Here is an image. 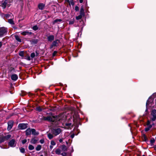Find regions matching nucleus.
Returning a JSON list of instances; mask_svg holds the SVG:
<instances>
[{
	"instance_id": "obj_47",
	"label": "nucleus",
	"mask_w": 156,
	"mask_h": 156,
	"mask_svg": "<svg viewBox=\"0 0 156 156\" xmlns=\"http://www.w3.org/2000/svg\"><path fill=\"white\" fill-rule=\"evenodd\" d=\"M63 141V140L62 139H60L59 140V141L60 143H61Z\"/></svg>"
},
{
	"instance_id": "obj_2",
	"label": "nucleus",
	"mask_w": 156,
	"mask_h": 156,
	"mask_svg": "<svg viewBox=\"0 0 156 156\" xmlns=\"http://www.w3.org/2000/svg\"><path fill=\"white\" fill-rule=\"evenodd\" d=\"M62 131L61 129L59 128H55L52 130V132L53 134L56 136L60 134Z\"/></svg>"
},
{
	"instance_id": "obj_51",
	"label": "nucleus",
	"mask_w": 156,
	"mask_h": 156,
	"mask_svg": "<svg viewBox=\"0 0 156 156\" xmlns=\"http://www.w3.org/2000/svg\"><path fill=\"white\" fill-rule=\"evenodd\" d=\"M80 3H82L83 2V0H79Z\"/></svg>"
},
{
	"instance_id": "obj_26",
	"label": "nucleus",
	"mask_w": 156,
	"mask_h": 156,
	"mask_svg": "<svg viewBox=\"0 0 156 156\" xmlns=\"http://www.w3.org/2000/svg\"><path fill=\"white\" fill-rule=\"evenodd\" d=\"M48 138L49 139H52V138H53V137H54V136L53 135L51 134V133L48 134Z\"/></svg>"
},
{
	"instance_id": "obj_28",
	"label": "nucleus",
	"mask_w": 156,
	"mask_h": 156,
	"mask_svg": "<svg viewBox=\"0 0 156 156\" xmlns=\"http://www.w3.org/2000/svg\"><path fill=\"white\" fill-rule=\"evenodd\" d=\"M83 16V15L80 14V15H79L78 16H76V19L77 20L80 19L82 18Z\"/></svg>"
},
{
	"instance_id": "obj_41",
	"label": "nucleus",
	"mask_w": 156,
	"mask_h": 156,
	"mask_svg": "<svg viewBox=\"0 0 156 156\" xmlns=\"http://www.w3.org/2000/svg\"><path fill=\"white\" fill-rule=\"evenodd\" d=\"M40 142L41 144H43L44 143V139H41L40 140Z\"/></svg>"
},
{
	"instance_id": "obj_42",
	"label": "nucleus",
	"mask_w": 156,
	"mask_h": 156,
	"mask_svg": "<svg viewBox=\"0 0 156 156\" xmlns=\"http://www.w3.org/2000/svg\"><path fill=\"white\" fill-rule=\"evenodd\" d=\"M66 126L69 127L71 125V123H66Z\"/></svg>"
},
{
	"instance_id": "obj_54",
	"label": "nucleus",
	"mask_w": 156,
	"mask_h": 156,
	"mask_svg": "<svg viewBox=\"0 0 156 156\" xmlns=\"http://www.w3.org/2000/svg\"><path fill=\"white\" fill-rule=\"evenodd\" d=\"M27 59L29 60H30V57L29 56H28V58H27Z\"/></svg>"
},
{
	"instance_id": "obj_30",
	"label": "nucleus",
	"mask_w": 156,
	"mask_h": 156,
	"mask_svg": "<svg viewBox=\"0 0 156 156\" xmlns=\"http://www.w3.org/2000/svg\"><path fill=\"white\" fill-rule=\"evenodd\" d=\"M28 148L30 150H31L34 149V147L33 145H30L29 146Z\"/></svg>"
},
{
	"instance_id": "obj_46",
	"label": "nucleus",
	"mask_w": 156,
	"mask_h": 156,
	"mask_svg": "<svg viewBox=\"0 0 156 156\" xmlns=\"http://www.w3.org/2000/svg\"><path fill=\"white\" fill-rule=\"evenodd\" d=\"M56 53H57V52L56 51H54V52H53V56H55V54H56Z\"/></svg>"
},
{
	"instance_id": "obj_52",
	"label": "nucleus",
	"mask_w": 156,
	"mask_h": 156,
	"mask_svg": "<svg viewBox=\"0 0 156 156\" xmlns=\"http://www.w3.org/2000/svg\"><path fill=\"white\" fill-rule=\"evenodd\" d=\"M2 46V42H0V48Z\"/></svg>"
},
{
	"instance_id": "obj_8",
	"label": "nucleus",
	"mask_w": 156,
	"mask_h": 156,
	"mask_svg": "<svg viewBox=\"0 0 156 156\" xmlns=\"http://www.w3.org/2000/svg\"><path fill=\"white\" fill-rule=\"evenodd\" d=\"M13 122L12 121H9L8 122V126L7 129L10 130L12 128L13 125Z\"/></svg>"
},
{
	"instance_id": "obj_31",
	"label": "nucleus",
	"mask_w": 156,
	"mask_h": 156,
	"mask_svg": "<svg viewBox=\"0 0 156 156\" xmlns=\"http://www.w3.org/2000/svg\"><path fill=\"white\" fill-rule=\"evenodd\" d=\"M32 29L35 30V31H36V30H38V27L36 25V26H33V27H32Z\"/></svg>"
},
{
	"instance_id": "obj_25",
	"label": "nucleus",
	"mask_w": 156,
	"mask_h": 156,
	"mask_svg": "<svg viewBox=\"0 0 156 156\" xmlns=\"http://www.w3.org/2000/svg\"><path fill=\"white\" fill-rule=\"evenodd\" d=\"M41 148V146L40 145H39L36 148V149L37 151H40Z\"/></svg>"
},
{
	"instance_id": "obj_6",
	"label": "nucleus",
	"mask_w": 156,
	"mask_h": 156,
	"mask_svg": "<svg viewBox=\"0 0 156 156\" xmlns=\"http://www.w3.org/2000/svg\"><path fill=\"white\" fill-rule=\"evenodd\" d=\"M19 128L21 129H24L27 127V124L25 123H20L18 125Z\"/></svg>"
},
{
	"instance_id": "obj_36",
	"label": "nucleus",
	"mask_w": 156,
	"mask_h": 156,
	"mask_svg": "<svg viewBox=\"0 0 156 156\" xmlns=\"http://www.w3.org/2000/svg\"><path fill=\"white\" fill-rule=\"evenodd\" d=\"M150 99V98H149L148 100H147V103H146V105H147L148 104V103H149V100H150V102H151L153 101V100L152 99Z\"/></svg>"
},
{
	"instance_id": "obj_58",
	"label": "nucleus",
	"mask_w": 156,
	"mask_h": 156,
	"mask_svg": "<svg viewBox=\"0 0 156 156\" xmlns=\"http://www.w3.org/2000/svg\"><path fill=\"white\" fill-rule=\"evenodd\" d=\"M142 156H145L144 155H143Z\"/></svg>"
},
{
	"instance_id": "obj_43",
	"label": "nucleus",
	"mask_w": 156,
	"mask_h": 156,
	"mask_svg": "<svg viewBox=\"0 0 156 156\" xmlns=\"http://www.w3.org/2000/svg\"><path fill=\"white\" fill-rule=\"evenodd\" d=\"M66 152L62 153L61 154V155L62 156H66Z\"/></svg>"
},
{
	"instance_id": "obj_55",
	"label": "nucleus",
	"mask_w": 156,
	"mask_h": 156,
	"mask_svg": "<svg viewBox=\"0 0 156 156\" xmlns=\"http://www.w3.org/2000/svg\"><path fill=\"white\" fill-rule=\"evenodd\" d=\"M74 135H72L71 136V137L72 138H73L74 137Z\"/></svg>"
},
{
	"instance_id": "obj_20",
	"label": "nucleus",
	"mask_w": 156,
	"mask_h": 156,
	"mask_svg": "<svg viewBox=\"0 0 156 156\" xmlns=\"http://www.w3.org/2000/svg\"><path fill=\"white\" fill-rule=\"evenodd\" d=\"M61 150L59 148L56 149L55 153L56 154L60 155L61 154Z\"/></svg>"
},
{
	"instance_id": "obj_19",
	"label": "nucleus",
	"mask_w": 156,
	"mask_h": 156,
	"mask_svg": "<svg viewBox=\"0 0 156 156\" xmlns=\"http://www.w3.org/2000/svg\"><path fill=\"white\" fill-rule=\"evenodd\" d=\"M59 41L58 40H57L54 41L52 44V45H54V46H57Z\"/></svg>"
},
{
	"instance_id": "obj_34",
	"label": "nucleus",
	"mask_w": 156,
	"mask_h": 156,
	"mask_svg": "<svg viewBox=\"0 0 156 156\" xmlns=\"http://www.w3.org/2000/svg\"><path fill=\"white\" fill-rule=\"evenodd\" d=\"M19 55L22 57H23L24 56V52H23V51H20L19 53Z\"/></svg>"
},
{
	"instance_id": "obj_11",
	"label": "nucleus",
	"mask_w": 156,
	"mask_h": 156,
	"mask_svg": "<svg viewBox=\"0 0 156 156\" xmlns=\"http://www.w3.org/2000/svg\"><path fill=\"white\" fill-rule=\"evenodd\" d=\"M11 78L12 80L16 81L18 79V76L16 74H13L12 75Z\"/></svg>"
},
{
	"instance_id": "obj_9",
	"label": "nucleus",
	"mask_w": 156,
	"mask_h": 156,
	"mask_svg": "<svg viewBox=\"0 0 156 156\" xmlns=\"http://www.w3.org/2000/svg\"><path fill=\"white\" fill-rule=\"evenodd\" d=\"M59 148L61 150V152L66 151L67 150V148L66 146L65 145L61 146L59 147Z\"/></svg>"
},
{
	"instance_id": "obj_24",
	"label": "nucleus",
	"mask_w": 156,
	"mask_h": 156,
	"mask_svg": "<svg viewBox=\"0 0 156 156\" xmlns=\"http://www.w3.org/2000/svg\"><path fill=\"white\" fill-rule=\"evenodd\" d=\"M37 140L35 138H33L31 140V142L32 144H35L36 143Z\"/></svg>"
},
{
	"instance_id": "obj_18",
	"label": "nucleus",
	"mask_w": 156,
	"mask_h": 156,
	"mask_svg": "<svg viewBox=\"0 0 156 156\" xmlns=\"http://www.w3.org/2000/svg\"><path fill=\"white\" fill-rule=\"evenodd\" d=\"M31 132V130L29 128L27 129L26 131V133L27 135H29L30 134Z\"/></svg>"
},
{
	"instance_id": "obj_49",
	"label": "nucleus",
	"mask_w": 156,
	"mask_h": 156,
	"mask_svg": "<svg viewBox=\"0 0 156 156\" xmlns=\"http://www.w3.org/2000/svg\"><path fill=\"white\" fill-rule=\"evenodd\" d=\"M53 46H54V45H52V44L51 45V46H50V48H51V49L52 48H53Z\"/></svg>"
},
{
	"instance_id": "obj_38",
	"label": "nucleus",
	"mask_w": 156,
	"mask_h": 156,
	"mask_svg": "<svg viewBox=\"0 0 156 156\" xmlns=\"http://www.w3.org/2000/svg\"><path fill=\"white\" fill-rule=\"evenodd\" d=\"M151 143L152 144L155 142V140L153 138L151 139L150 140Z\"/></svg>"
},
{
	"instance_id": "obj_33",
	"label": "nucleus",
	"mask_w": 156,
	"mask_h": 156,
	"mask_svg": "<svg viewBox=\"0 0 156 156\" xmlns=\"http://www.w3.org/2000/svg\"><path fill=\"white\" fill-rule=\"evenodd\" d=\"M20 151L22 153H24L25 152V150L24 148L23 147L20 148Z\"/></svg>"
},
{
	"instance_id": "obj_12",
	"label": "nucleus",
	"mask_w": 156,
	"mask_h": 156,
	"mask_svg": "<svg viewBox=\"0 0 156 156\" xmlns=\"http://www.w3.org/2000/svg\"><path fill=\"white\" fill-rule=\"evenodd\" d=\"M63 117H64V115L63 114H60L58 116V117H57L56 118V119L58 121H60V120L63 119Z\"/></svg>"
},
{
	"instance_id": "obj_21",
	"label": "nucleus",
	"mask_w": 156,
	"mask_h": 156,
	"mask_svg": "<svg viewBox=\"0 0 156 156\" xmlns=\"http://www.w3.org/2000/svg\"><path fill=\"white\" fill-rule=\"evenodd\" d=\"M7 2L6 1H5L3 2L2 3V7L3 9H5V8L6 5L7 4Z\"/></svg>"
},
{
	"instance_id": "obj_44",
	"label": "nucleus",
	"mask_w": 156,
	"mask_h": 156,
	"mask_svg": "<svg viewBox=\"0 0 156 156\" xmlns=\"http://www.w3.org/2000/svg\"><path fill=\"white\" fill-rule=\"evenodd\" d=\"M75 10L76 11H77L79 10V8L78 6H76L75 7Z\"/></svg>"
},
{
	"instance_id": "obj_48",
	"label": "nucleus",
	"mask_w": 156,
	"mask_h": 156,
	"mask_svg": "<svg viewBox=\"0 0 156 156\" xmlns=\"http://www.w3.org/2000/svg\"><path fill=\"white\" fill-rule=\"evenodd\" d=\"M3 141V139H0V143H1Z\"/></svg>"
},
{
	"instance_id": "obj_29",
	"label": "nucleus",
	"mask_w": 156,
	"mask_h": 156,
	"mask_svg": "<svg viewBox=\"0 0 156 156\" xmlns=\"http://www.w3.org/2000/svg\"><path fill=\"white\" fill-rule=\"evenodd\" d=\"M8 22L11 24H14V22L13 20L12 19H10L8 20Z\"/></svg>"
},
{
	"instance_id": "obj_13",
	"label": "nucleus",
	"mask_w": 156,
	"mask_h": 156,
	"mask_svg": "<svg viewBox=\"0 0 156 156\" xmlns=\"http://www.w3.org/2000/svg\"><path fill=\"white\" fill-rule=\"evenodd\" d=\"M31 132L32 134L34 135H37L39 134V133L36 132V130L34 129H31Z\"/></svg>"
},
{
	"instance_id": "obj_35",
	"label": "nucleus",
	"mask_w": 156,
	"mask_h": 156,
	"mask_svg": "<svg viewBox=\"0 0 156 156\" xmlns=\"http://www.w3.org/2000/svg\"><path fill=\"white\" fill-rule=\"evenodd\" d=\"M74 23V20H70L69 22V24L71 25L73 24Z\"/></svg>"
},
{
	"instance_id": "obj_32",
	"label": "nucleus",
	"mask_w": 156,
	"mask_h": 156,
	"mask_svg": "<svg viewBox=\"0 0 156 156\" xmlns=\"http://www.w3.org/2000/svg\"><path fill=\"white\" fill-rule=\"evenodd\" d=\"M36 110L37 111H38L39 112H41L42 110V108L40 107H36Z\"/></svg>"
},
{
	"instance_id": "obj_23",
	"label": "nucleus",
	"mask_w": 156,
	"mask_h": 156,
	"mask_svg": "<svg viewBox=\"0 0 156 156\" xmlns=\"http://www.w3.org/2000/svg\"><path fill=\"white\" fill-rule=\"evenodd\" d=\"M62 21V20L61 19H56L53 22L52 24H54L55 23L61 22Z\"/></svg>"
},
{
	"instance_id": "obj_3",
	"label": "nucleus",
	"mask_w": 156,
	"mask_h": 156,
	"mask_svg": "<svg viewBox=\"0 0 156 156\" xmlns=\"http://www.w3.org/2000/svg\"><path fill=\"white\" fill-rule=\"evenodd\" d=\"M7 29L4 27L0 28V37H2L5 34L7 33Z\"/></svg>"
},
{
	"instance_id": "obj_14",
	"label": "nucleus",
	"mask_w": 156,
	"mask_h": 156,
	"mask_svg": "<svg viewBox=\"0 0 156 156\" xmlns=\"http://www.w3.org/2000/svg\"><path fill=\"white\" fill-rule=\"evenodd\" d=\"M44 7V5L43 3H40L38 5L39 9L41 10H43Z\"/></svg>"
},
{
	"instance_id": "obj_37",
	"label": "nucleus",
	"mask_w": 156,
	"mask_h": 156,
	"mask_svg": "<svg viewBox=\"0 0 156 156\" xmlns=\"http://www.w3.org/2000/svg\"><path fill=\"white\" fill-rule=\"evenodd\" d=\"M51 145L54 146L56 144V143L53 140H51Z\"/></svg>"
},
{
	"instance_id": "obj_57",
	"label": "nucleus",
	"mask_w": 156,
	"mask_h": 156,
	"mask_svg": "<svg viewBox=\"0 0 156 156\" xmlns=\"http://www.w3.org/2000/svg\"><path fill=\"white\" fill-rule=\"evenodd\" d=\"M154 149L156 151V146L154 147Z\"/></svg>"
},
{
	"instance_id": "obj_59",
	"label": "nucleus",
	"mask_w": 156,
	"mask_h": 156,
	"mask_svg": "<svg viewBox=\"0 0 156 156\" xmlns=\"http://www.w3.org/2000/svg\"><path fill=\"white\" fill-rule=\"evenodd\" d=\"M40 156H43V155H41Z\"/></svg>"
},
{
	"instance_id": "obj_45",
	"label": "nucleus",
	"mask_w": 156,
	"mask_h": 156,
	"mask_svg": "<svg viewBox=\"0 0 156 156\" xmlns=\"http://www.w3.org/2000/svg\"><path fill=\"white\" fill-rule=\"evenodd\" d=\"M150 129L148 127H146L145 129V131H148V130H150Z\"/></svg>"
},
{
	"instance_id": "obj_39",
	"label": "nucleus",
	"mask_w": 156,
	"mask_h": 156,
	"mask_svg": "<svg viewBox=\"0 0 156 156\" xmlns=\"http://www.w3.org/2000/svg\"><path fill=\"white\" fill-rule=\"evenodd\" d=\"M35 56V53H32L30 55V56L32 58H34Z\"/></svg>"
},
{
	"instance_id": "obj_7",
	"label": "nucleus",
	"mask_w": 156,
	"mask_h": 156,
	"mask_svg": "<svg viewBox=\"0 0 156 156\" xmlns=\"http://www.w3.org/2000/svg\"><path fill=\"white\" fill-rule=\"evenodd\" d=\"M16 144V142L14 139H12L9 143V145L12 147H15Z\"/></svg>"
},
{
	"instance_id": "obj_10",
	"label": "nucleus",
	"mask_w": 156,
	"mask_h": 156,
	"mask_svg": "<svg viewBox=\"0 0 156 156\" xmlns=\"http://www.w3.org/2000/svg\"><path fill=\"white\" fill-rule=\"evenodd\" d=\"M54 36L53 35H51L48 37L47 39L48 41L51 42L54 40Z\"/></svg>"
},
{
	"instance_id": "obj_4",
	"label": "nucleus",
	"mask_w": 156,
	"mask_h": 156,
	"mask_svg": "<svg viewBox=\"0 0 156 156\" xmlns=\"http://www.w3.org/2000/svg\"><path fill=\"white\" fill-rule=\"evenodd\" d=\"M151 115L152 116L151 119L153 121H154L156 119V110L153 109L151 112Z\"/></svg>"
},
{
	"instance_id": "obj_53",
	"label": "nucleus",
	"mask_w": 156,
	"mask_h": 156,
	"mask_svg": "<svg viewBox=\"0 0 156 156\" xmlns=\"http://www.w3.org/2000/svg\"><path fill=\"white\" fill-rule=\"evenodd\" d=\"M71 5H74V2H71Z\"/></svg>"
},
{
	"instance_id": "obj_56",
	"label": "nucleus",
	"mask_w": 156,
	"mask_h": 156,
	"mask_svg": "<svg viewBox=\"0 0 156 156\" xmlns=\"http://www.w3.org/2000/svg\"><path fill=\"white\" fill-rule=\"evenodd\" d=\"M8 137H9H9H10L11 135H8Z\"/></svg>"
},
{
	"instance_id": "obj_40",
	"label": "nucleus",
	"mask_w": 156,
	"mask_h": 156,
	"mask_svg": "<svg viewBox=\"0 0 156 156\" xmlns=\"http://www.w3.org/2000/svg\"><path fill=\"white\" fill-rule=\"evenodd\" d=\"M27 141V140L26 139H24L22 140V143L23 144H25Z\"/></svg>"
},
{
	"instance_id": "obj_1",
	"label": "nucleus",
	"mask_w": 156,
	"mask_h": 156,
	"mask_svg": "<svg viewBox=\"0 0 156 156\" xmlns=\"http://www.w3.org/2000/svg\"><path fill=\"white\" fill-rule=\"evenodd\" d=\"M41 120L47 121L50 122H54L56 118L52 115V114L48 115L47 116H43L41 118Z\"/></svg>"
},
{
	"instance_id": "obj_15",
	"label": "nucleus",
	"mask_w": 156,
	"mask_h": 156,
	"mask_svg": "<svg viewBox=\"0 0 156 156\" xmlns=\"http://www.w3.org/2000/svg\"><path fill=\"white\" fill-rule=\"evenodd\" d=\"M15 39L17 42H21V40L20 39V37L18 35H15Z\"/></svg>"
},
{
	"instance_id": "obj_27",
	"label": "nucleus",
	"mask_w": 156,
	"mask_h": 156,
	"mask_svg": "<svg viewBox=\"0 0 156 156\" xmlns=\"http://www.w3.org/2000/svg\"><path fill=\"white\" fill-rule=\"evenodd\" d=\"M73 118L74 119H79V116L77 113H75V115H73Z\"/></svg>"
},
{
	"instance_id": "obj_22",
	"label": "nucleus",
	"mask_w": 156,
	"mask_h": 156,
	"mask_svg": "<svg viewBox=\"0 0 156 156\" xmlns=\"http://www.w3.org/2000/svg\"><path fill=\"white\" fill-rule=\"evenodd\" d=\"M80 14L83 16L84 15V10L83 6L81 7V8L80 11Z\"/></svg>"
},
{
	"instance_id": "obj_50",
	"label": "nucleus",
	"mask_w": 156,
	"mask_h": 156,
	"mask_svg": "<svg viewBox=\"0 0 156 156\" xmlns=\"http://www.w3.org/2000/svg\"><path fill=\"white\" fill-rule=\"evenodd\" d=\"M53 145H50V148L52 149L53 148Z\"/></svg>"
},
{
	"instance_id": "obj_16",
	"label": "nucleus",
	"mask_w": 156,
	"mask_h": 156,
	"mask_svg": "<svg viewBox=\"0 0 156 156\" xmlns=\"http://www.w3.org/2000/svg\"><path fill=\"white\" fill-rule=\"evenodd\" d=\"M146 125L147 127L150 129H151L152 127V125L151 124V122L149 120L147 121Z\"/></svg>"
},
{
	"instance_id": "obj_17",
	"label": "nucleus",
	"mask_w": 156,
	"mask_h": 156,
	"mask_svg": "<svg viewBox=\"0 0 156 156\" xmlns=\"http://www.w3.org/2000/svg\"><path fill=\"white\" fill-rule=\"evenodd\" d=\"M38 40L37 39H33L30 41L31 44H37L38 42Z\"/></svg>"
},
{
	"instance_id": "obj_5",
	"label": "nucleus",
	"mask_w": 156,
	"mask_h": 156,
	"mask_svg": "<svg viewBox=\"0 0 156 156\" xmlns=\"http://www.w3.org/2000/svg\"><path fill=\"white\" fill-rule=\"evenodd\" d=\"M21 34L22 35L26 36L27 35H30L31 34H34L33 33L30 32L28 30H26L25 31H24L21 32Z\"/></svg>"
}]
</instances>
